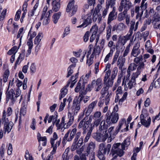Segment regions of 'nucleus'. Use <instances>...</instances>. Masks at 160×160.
Returning <instances> with one entry per match:
<instances>
[{"instance_id": "nucleus-38", "label": "nucleus", "mask_w": 160, "mask_h": 160, "mask_svg": "<svg viewBox=\"0 0 160 160\" xmlns=\"http://www.w3.org/2000/svg\"><path fill=\"white\" fill-rule=\"evenodd\" d=\"M102 19V16L101 15H98L97 12L94 11L92 15V19L93 21L95 22L97 19L98 21L100 22Z\"/></svg>"}, {"instance_id": "nucleus-63", "label": "nucleus", "mask_w": 160, "mask_h": 160, "mask_svg": "<svg viewBox=\"0 0 160 160\" xmlns=\"http://www.w3.org/2000/svg\"><path fill=\"white\" fill-rule=\"evenodd\" d=\"M21 13V11L20 10H18L14 18V20L16 21H18L20 18V16Z\"/></svg>"}, {"instance_id": "nucleus-9", "label": "nucleus", "mask_w": 160, "mask_h": 160, "mask_svg": "<svg viewBox=\"0 0 160 160\" xmlns=\"http://www.w3.org/2000/svg\"><path fill=\"white\" fill-rule=\"evenodd\" d=\"M93 10V9H92L91 10V12L83 18V23L81 25L77 26V28H83L91 23L92 22L91 16L92 15Z\"/></svg>"}, {"instance_id": "nucleus-30", "label": "nucleus", "mask_w": 160, "mask_h": 160, "mask_svg": "<svg viewBox=\"0 0 160 160\" xmlns=\"http://www.w3.org/2000/svg\"><path fill=\"white\" fill-rule=\"evenodd\" d=\"M125 59L122 56H120L117 62V65L120 70H121L124 66L125 62Z\"/></svg>"}, {"instance_id": "nucleus-24", "label": "nucleus", "mask_w": 160, "mask_h": 160, "mask_svg": "<svg viewBox=\"0 0 160 160\" xmlns=\"http://www.w3.org/2000/svg\"><path fill=\"white\" fill-rule=\"evenodd\" d=\"M72 108L74 114L76 115L80 108V102H78V101L77 99H74L73 100Z\"/></svg>"}, {"instance_id": "nucleus-18", "label": "nucleus", "mask_w": 160, "mask_h": 160, "mask_svg": "<svg viewBox=\"0 0 160 160\" xmlns=\"http://www.w3.org/2000/svg\"><path fill=\"white\" fill-rule=\"evenodd\" d=\"M135 19H132L130 22L128 26L130 27L128 33L125 36H124V38L127 40L130 39L133 33V31L134 30L135 31Z\"/></svg>"}, {"instance_id": "nucleus-45", "label": "nucleus", "mask_w": 160, "mask_h": 160, "mask_svg": "<svg viewBox=\"0 0 160 160\" xmlns=\"http://www.w3.org/2000/svg\"><path fill=\"white\" fill-rule=\"evenodd\" d=\"M23 28H20L18 31V35H17V38H20V42H21V40L22 39V38L23 34Z\"/></svg>"}, {"instance_id": "nucleus-19", "label": "nucleus", "mask_w": 160, "mask_h": 160, "mask_svg": "<svg viewBox=\"0 0 160 160\" xmlns=\"http://www.w3.org/2000/svg\"><path fill=\"white\" fill-rule=\"evenodd\" d=\"M97 102L98 101L97 100L92 102L88 105V108L85 109L84 111H86L85 114L86 116H88L93 111V109L96 106Z\"/></svg>"}, {"instance_id": "nucleus-35", "label": "nucleus", "mask_w": 160, "mask_h": 160, "mask_svg": "<svg viewBox=\"0 0 160 160\" xmlns=\"http://www.w3.org/2000/svg\"><path fill=\"white\" fill-rule=\"evenodd\" d=\"M43 37V34L41 32H39L35 38L34 40V43L35 44H39L41 39Z\"/></svg>"}, {"instance_id": "nucleus-3", "label": "nucleus", "mask_w": 160, "mask_h": 160, "mask_svg": "<svg viewBox=\"0 0 160 160\" xmlns=\"http://www.w3.org/2000/svg\"><path fill=\"white\" fill-rule=\"evenodd\" d=\"M87 116L84 117L83 119L81 120L79 123L78 126V128L79 129H81L83 131L82 132V134H85L87 132H88L90 124L92 120L91 116L89 117V119L86 121L87 119Z\"/></svg>"}, {"instance_id": "nucleus-10", "label": "nucleus", "mask_w": 160, "mask_h": 160, "mask_svg": "<svg viewBox=\"0 0 160 160\" xmlns=\"http://www.w3.org/2000/svg\"><path fill=\"white\" fill-rule=\"evenodd\" d=\"M109 112H108L106 116L107 117L106 122L108 124L115 123L118 119V114L117 113L112 112L110 115H109Z\"/></svg>"}, {"instance_id": "nucleus-58", "label": "nucleus", "mask_w": 160, "mask_h": 160, "mask_svg": "<svg viewBox=\"0 0 160 160\" xmlns=\"http://www.w3.org/2000/svg\"><path fill=\"white\" fill-rule=\"evenodd\" d=\"M110 94L108 92L107 95L105 96V98L104 99L105 101V103L106 105H108V104L110 100Z\"/></svg>"}, {"instance_id": "nucleus-33", "label": "nucleus", "mask_w": 160, "mask_h": 160, "mask_svg": "<svg viewBox=\"0 0 160 160\" xmlns=\"http://www.w3.org/2000/svg\"><path fill=\"white\" fill-rule=\"evenodd\" d=\"M61 13L60 12H58L57 13H54L52 17V20L54 24H56L58 22V19L61 15Z\"/></svg>"}, {"instance_id": "nucleus-2", "label": "nucleus", "mask_w": 160, "mask_h": 160, "mask_svg": "<svg viewBox=\"0 0 160 160\" xmlns=\"http://www.w3.org/2000/svg\"><path fill=\"white\" fill-rule=\"evenodd\" d=\"M3 116L2 119L0 121V127L1 123L4 124V133H5L7 132L9 133L11 131L13 126V124L11 121H9L8 118L6 117V112L5 110L3 111Z\"/></svg>"}, {"instance_id": "nucleus-62", "label": "nucleus", "mask_w": 160, "mask_h": 160, "mask_svg": "<svg viewBox=\"0 0 160 160\" xmlns=\"http://www.w3.org/2000/svg\"><path fill=\"white\" fill-rule=\"evenodd\" d=\"M91 71H89L88 73H87L83 80V83H85L87 82V79L88 78L89 76L91 75Z\"/></svg>"}, {"instance_id": "nucleus-50", "label": "nucleus", "mask_w": 160, "mask_h": 160, "mask_svg": "<svg viewBox=\"0 0 160 160\" xmlns=\"http://www.w3.org/2000/svg\"><path fill=\"white\" fill-rule=\"evenodd\" d=\"M137 66L134 63H131L128 68V70L129 72L135 70L137 68Z\"/></svg>"}, {"instance_id": "nucleus-4", "label": "nucleus", "mask_w": 160, "mask_h": 160, "mask_svg": "<svg viewBox=\"0 0 160 160\" xmlns=\"http://www.w3.org/2000/svg\"><path fill=\"white\" fill-rule=\"evenodd\" d=\"M68 115L69 118V120L67 123V125L64 124L65 118L64 117L62 118L61 122L60 124H59V119L57 121L56 123V125L57 127V129H62L63 128H64V129L65 128H68L72 124L74 120V117L72 115L71 113L69 112H68Z\"/></svg>"}, {"instance_id": "nucleus-53", "label": "nucleus", "mask_w": 160, "mask_h": 160, "mask_svg": "<svg viewBox=\"0 0 160 160\" xmlns=\"http://www.w3.org/2000/svg\"><path fill=\"white\" fill-rule=\"evenodd\" d=\"M128 95L127 92H125L123 94L121 98L119 99V104L122 105L123 101L126 99Z\"/></svg>"}, {"instance_id": "nucleus-22", "label": "nucleus", "mask_w": 160, "mask_h": 160, "mask_svg": "<svg viewBox=\"0 0 160 160\" xmlns=\"http://www.w3.org/2000/svg\"><path fill=\"white\" fill-rule=\"evenodd\" d=\"M98 31V27L97 25H95L92 26L90 30V32L92 33L90 38V41L92 42L96 38V35Z\"/></svg>"}, {"instance_id": "nucleus-46", "label": "nucleus", "mask_w": 160, "mask_h": 160, "mask_svg": "<svg viewBox=\"0 0 160 160\" xmlns=\"http://www.w3.org/2000/svg\"><path fill=\"white\" fill-rule=\"evenodd\" d=\"M60 143V141H57L55 144V145L52 146V147L53 148V150L51 152L52 154H54L55 153L57 147L59 146Z\"/></svg>"}, {"instance_id": "nucleus-57", "label": "nucleus", "mask_w": 160, "mask_h": 160, "mask_svg": "<svg viewBox=\"0 0 160 160\" xmlns=\"http://www.w3.org/2000/svg\"><path fill=\"white\" fill-rule=\"evenodd\" d=\"M116 0H107V7L110 6L111 7H113L115 4V1Z\"/></svg>"}, {"instance_id": "nucleus-12", "label": "nucleus", "mask_w": 160, "mask_h": 160, "mask_svg": "<svg viewBox=\"0 0 160 160\" xmlns=\"http://www.w3.org/2000/svg\"><path fill=\"white\" fill-rule=\"evenodd\" d=\"M126 121L125 119H122L119 122L118 126L117 127L116 130L113 134L114 135H116L121 129L122 132H125L128 130V125L126 124Z\"/></svg>"}, {"instance_id": "nucleus-17", "label": "nucleus", "mask_w": 160, "mask_h": 160, "mask_svg": "<svg viewBox=\"0 0 160 160\" xmlns=\"http://www.w3.org/2000/svg\"><path fill=\"white\" fill-rule=\"evenodd\" d=\"M140 47V43L138 42L134 44L131 53V57H136L140 54L141 51Z\"/></svg>"}, {"instance_id": "nucleus-26", "label": "nucleus", "mask_w": 160, "mask_h": 160, "mask_svg": "<svg viewBox=\"0 0 160 160\" xmlns=\"http://www.w3.org/2000/svg\"><path fill=\"white\" fill-rule=\"evenodd\" d=\"M99 124V132H103L108 133V126L107 124H106L105 120H103L101 121Z\"/></svg>"}, {"instance_id": "nucleus-59", "label": "nucleus", "mask_w": 160, "mask_h": 160, "mask_svg": "<svg viewBox=\"0 0 160 160\" xmlns=\"http://www.w3.org/2000/svg\"><path fill=\"white\" fill-rule=\"evenodd\" d=\"M148 5L147 2H145L144 0H142L141 3V5L140 6L142 11H143L144 10H145L147 7Z\"/></svg>"}, {"instance_id": "nucleus-13", "label": "nucleus", "mask_w": 160, "mask_h": 160, "mask_svg": "<svg viewBox=\"0 0 160 160\" xmlns=\"http://www.w3.org/2000/svg\"><path fill=\"white\" fill-rule=\"evenodd\" d=\"M132 4L131 2L129 0H127L125 2L120 4V5L118 8V10L119 12H122L123 9V11L127 13L128 11L131 8Z\"/></svg>"}, {"instance_id": "nucleus-55", "label": "nucleus", "mask_w": 160, "mask_h": 160, "mask_svg": "<svg viewBox=\"0 0 160 160\" xmlns=\"http://www.w3.org/2000/svg\"><path fill=\"white\" fill-rule=\"evenodd\" d=\"M119 54V52L117 51L115 53L112 62V64H113L117 61L118 58V57Z\"/></svg>"}, {"instance_id": "nucleus-20", "label": "nucleus", "mask_w": 160, "mask_h": 160, "mask_svg": "<svg viewBox=\"0 0 160 160\" xmlns=\"http://www.w3.org/2000/svg\"><path fill=\"white\" fill-rule=\"evenodd\" d=\"M52 12V10H49L47 13L46 15L44 14H42L41 18V20H43L42 24L43 25H47L50 21L49 16Z\"/></svg>"}, {"instance_id": "nucleus-21", "label": "nucleus", "mask_w": 160, "mask_h": 160, "mask_svg": "<svg viewBox=\"0 0 160 160\" xmlns=\"http://www.w3.org/2000/svg\"><path fill=\"white\" fill-rule=\"evenodd\" d=\"M111 147L110 144H108L106 147L105 144L101 143L99 145V149L98 152L102 153H106L107 152L108 153L110 151Z\"/></svg>"}, {"instance_id": "nucleus-64", "label": "nucleus", "mask_w": 160, "mask_h": 160, "mask_svg": "<svg viewBox=\"0 0 160 160\" xmlns=\"http://www.w3.org/2000/svg\"><path fill=\"white\" fill-rule=\"evenodd\" d=\"M111 74V71L110 70H108L106 72L103 80V82H105L106 81H107Z\"/></svg>"}, {"instance_id": "nucleus-44", "label": "nucleus", "mask_w": 160, "mask_h": 160, "mask_svg": "<svg viewBox=\"0 0 160 160\" xmlns=\"http://www.w3.org/2000/svg\"><path fill=\"white\" fill-rule=\"evenodd\" d=\"M127 27L123 23H120L117 25V31H122L126 28Z\"/></svg>"}, {"instance_id": "nucleus-8", "label": "nucleus", "mask_w": 160, "mask_h": 160, "mask_svg": "<svg viewBox=\"0 0 160 160\" xmlns=\"http://www.w3.org/2000/svg\"><path fill=\"white\" fill-rule=\"evenodd\" d=\"M140 72H136L133 73L131 76V78L127 84H125V90L127 91L128 89H131L136 84V78H138L140 74Z\"/></svg>"}, {"instance_id": "nucleus-37", "label": "nucleus", "mask_w": 160, "mask_h": 160, "mask_svg": "<svg viewBox=\"0 0 160 160\" xmlns=\"http://www.w3.org/2000/svg\"><path fill=\"white\" fill-rule=\"evenodd\" d=\"M127 13L123 11L119 13L118 15L117 19L119 22H121L125 19V16Z\"/></svg>"}, {"instance_id": "nucleus-40", "label": "nucleus", "mask_w": 160, "mask_h": 160, "mask_svg": "<svg viewBox=\"0 0 160 160\" xmlns=\"http://www.w3.org/2000/svg\"><path fill=\"white\" fill-rule=\"evenodd\" d=\"M77 129L76 128L73 129L71 131L69 137L68 138V141L70 142L73 138L74 137L76 136V133Z\"/></svg>"}, {"instance_id": "nucleus-32", "label": "nucleus", "mask_w": 160, "mask_h": 160, "mask_svg": "<svg viewBox=\"0 0 160 160\" xmlns=\"http://www.w3.org/2000/svg\"><path fill=\"white\" fill-rule=\"evenodd\" d=\"M76 66V64H73L71 65L68 68V74L67 78H68L73 73V70Z\"/></svg>"}, {"instance_id": "nucleus-31", "label": "nucleus", "mask_w": 160, "mask_h": 160, "mask_svg": "<svg viewBox=\"0 0 160 160\" xmlns=\"http://www.w3.org/2000/svg\"><path fill=\"white\" fill-rule=\"evenodd\" d=\"M27 44L28 47V49L26 54V56L28 57L30 55L31 52V50L32 48L33 44L32 40L28 39L27 42Z\"/></svg>"}, {"instance_id": "nucleus-23", "label": "nucleus", "mask_w": 160, "mask_h": 160, "mask_svg": "<svg viewBox=\"0 0 160 160\" xmlns=\"http://www.w3.org/2000/svg\"><path fill=\"white\" fill-rule=\"evenodd\" d=\"M57 116L55 115H51L49 116L48 113H47L46 115L44 118V121L45 123H46L47 122V120H48V122L49 123L51 122L52 120V124L54 125L55 123V122L57 120Z\"/></svg>"}, {"instance_id": "nucleus-61", "label": "nucleus", "mask_w": 160, "mask_h": 160, "mask_svg": "<svg viewBox=\"0 0 160 160\" xmlns=\"http://www.w3.org/2000/svg\"><path fill=\"white\" fill-rule=\"evenodd\" d=\"M25 158L27 160H33L32 156H30L28 151L27 150L25 152Z\"/></svg>"}, {"instance_id": "nucleus-5", "label": "nucleus", "mask_w": 160, "mask_h": 160, "mask_svg": "<svg viewBox=\"0 0 160 160\" xmlns=\"http://www.w3.org/2000/svg\"><path fill=\"white\" fill-rule=\"evenodd\" d=\"M81 132H78L76 135L72 145L71 147L72 151H74L76 149H79L83 143V138L81 137Z\"/></svg>"}, {"instance_id": "nucleus-14", "label": "nucleus", "mask_w": 160, "mask_h": 160, "mask_svg": "<svg viewBox=\"0 0 160 160\" xmlns=\"http://www.w3.org/2000/svg\"><path fill=\"white\" fill-rule=\"evenodd\" d=\"M77 8V6L74 5V2L71 1L68 4L66 8V12H69L70 16H72L76 13Z\"/></svg>"}, {"instance_id": "nucleus-42", "label": "nucleus", "mask_w": 160, "mask_h": 160, "mask_svg": "<svg viewBox=\"0 0 160 160\" xmlns=\"http://www.w3.org/2000/svg\"><path fill=\"white\" fill-rule=\"evenodd\" d=\"M114 79L111 78H109L108 81H106L105 82H103L105 85L107 86L109 88L110 87H112L113 84Z\"/></svg>"}, {"instance_id": "nucleus-47", "label": "nucleus", "mask_w": 160, "mask_h": 160, "mask_svg": "<svg viewBox=\"0 0 160 160\" xmlns=\"http://www.w3.org/2000/svg\"><path fill=\"white\" fill-rule=\"evenodd\" d=\"M69 151L70 148H67L65 149L64 153L62 156V158H64L65 159H67L68 160H69V157L68 156V153Z\"/></svg>"}, {"instance_id": "nucleus-48", "label": "nucleus", "mask_w": 160, "mask_h": 160, "mask_svg": "<svg viewBox=\"0 0 160 160\" xmlns=\"http://www.w3.org/2000/svg\"><path fill=\"white\" fill-rule=\"evenodd\" d=\"M131 43H130L126 47L123 54V57L126 56L128 54L130 50V48L131 46Z\"/></svg>"}, {"instance_id": "nucleus-1", "label": "nucleus", "mask_w": 160, "mask_h": 160, "mask_svg": "<svg viewBox=\"0 0 160 160\" xmlns=\"http://www.w3.org/2000/svg\"><path fill=\"white\" fill-rule=\"evenodd\" d=\"M130 138H127L122 143H118L113 145L112 148V152L113 155L116 154L120 157L122 156L124 153L123 150L126 147H128L130 144Z\"/></svg>"}, {"instance_id": "nucleus-11", "label": "nucleus", "mask_w": 160, "mask_h": 160, "mask_svg": "<svg viewBox=\"0 0 160 160\" xmlns=\"http://www.w3.org/2000/svg\"><path fill=\"white\" fill-rule=\"evenodd\" d=\"M134 59V62L137 64H139L137 69V72H140L141 73L142 69L144 68L145 64L144 63L146 62L145 59H143V56L141 55L138 57H135Z\"/></svg>"}, {"instance_id": "nucleus-43", "label": "nucleus", "mask_w": 160, "mask_h": 160, "mask_svg": "<svg viewBox=\"0 0 160 160\" xmlns=\"http://www.w3.org/2000/svg\"><path fill=\"white\" fill-rule=\"evenodd\" d=\"M113 52V51L112 48H111L110 49L109 53L104 58V61L105 62H107L108 60H109L110 58L112 57Z\"/></svg>"}, {"instance_id": "nucleus-25", "label": "nucleus", "mask_w": 160, "mask_h": 160, "mask_svg": "<svg viewBox=\"0 0 160 160\" xmlns=\"http://www.w3.org/2000/svg\"><path fill=\"white\" fill-rule=\"evenodd\" d=\"M95 148V144L92 142L89 143L87 150L85 151L84 155L88 156V154L91 155V153H94L93 151Z\"/></svg>"}, {"instance_id": "nucleus-6", "label": "nucleus", "mask_w": 160, "mask_h": 160, "mask_svg": "<svg viewBox=\"0 0 160 160\" xmlns=\"http://www.w3.org/2000/svg\"><path fill=\"white\" fill-rule=\"evenodd\" d=\"M21 93V91L19 88L17 89L16 94L13 89H11L7 93V101L10 100L12 104H13L17 99V98L20 95Z\"/></svg>"}, {"instance_id": "nucleus-36", "label": "nucleus", "mask_w": 160, "mask_h": 160, "mask_svg": "<svg viewBox=\"0 0 160 160\" xmlns=\"http://www.w3.org/2000/svg\"><path fill=\"white\" fill-rule=\"evenodd\" d=\"M93 128L92 125L91 124L89 128V130L88 132H87L88 133L84 138V142H87L89 140L91 136Z\"/></svg>"}, {"instance_id": "nucleus-28", "label": "nucleus", "mask_w": 160, "mask_h": 160, "mask_svg": "<svg viewBox=\"0 0 160 160\" xmlns=\"http://www.w3.org/2000/svg\"><path fill=\"white\" fill-rule=\"evenodd\" d=\"M115 8L113 7L112 11L109 13L107 21V23L109 24L111 22L115 19L116 18V14H115Z\"/></svg>"}, {"instance_id": "nucleus-52", "label": "nucleus", "mask_w": 160, "mask_h": 160, "mask_svg": "<svg viewBox=\"0 0 160 160\" xmlns=\"http://www.w3.org/2000/svg\"><path fill=\"white\" fill-rule=\"evenodd\" d=\"M36 68L35 63H32L30 67V73L32 74L36 72Z\"/></svg>"}, {"instance_id": "nucleus-27", "label": "nucleus", "mask_w": 160, "mask_h": 160, "mask_svg": "<svg viewBox=\"0 0 160 160\" xmlns=\"http://www.w3.org/2000/svg\"><path fill=\"white\" fill-rule=\"evenodd\" d=\"M69 84L70 82H67V84L61 89L60 93L59 95V99L60 100L64 97L67 94L68 90L67 88L69 87Z\"/></svg>"}, {"instance_id": "nucleus-39", "label": "nucleus", "mask_w": 160, "mask_h": 160, "mask_svg": "<svg viewBox=\"0 0 160 160\" xmlns=\"http://www.w3.org/2000/svg\"><path fill=\"white\" fill-rule=\"evenodd\" d=\"M26 107L25 103H23L22 107L20 110L19 114L20 116L19 117V120L20 121L21 117L22 115L24 116L26 114Z\"/></svg>"}, {"instance_id": "nucleus-16", "label": "nucleus", "mask_w": 160, "mask_h": 160, "mask_svg": "<svg viewBox=\"0 0 160 160\" xmlns=\"http://www.w3.org/2000/svg\"><path fill=\"white\" fill-rule=\"evenodd\" d=\"M92 84L94 90L96 92L100 91L102 88L103 85L102 79L100 78H98L96 80H92Z\"/></svg>"}, {"instance_id": "nucleus-49", "label": "nucleus", "mask_w": 160, "mask_h": 160, "mask_svg": "<svg viewBox=\"0 0 160 160\" xmlns=\"http://www.w3.org/2000/svg\"><path fill=\"white\" fill-rule=\"evenodd\" d=\"M118 72V68L116 67H114L112 72V76L111 78L112 79H114L117 76Z\"/></svg>"}, {"instance_id": "nucleus-41", "label": "nucleus", "mask_w": 160, "mask_h": 160, "mask_svg": "<svg viewBox=\"0 0 160 160\" xmlns=\"http://www.w3.org/2000/svg\"><path fill=\"white\" fill-rule=\"evenodd\" d=\"M143 122H141V124L146 127H148L151 123V119L150 117L147 118V120L145 119Z\"/></svg>"}, {"instance_id": "nucleus-29", "label": "nucleus", "mask_w": 160, "mask_h": 160, "mask_svg": "<svg viewBox=\"0 0 160 160\" xmlns=\"http://www.w3.org/2000/svg\"><path fill=\"white\" fill-rule=\"evenodd\" d=\"M60 0H53L52 5V10L55 12L58 11L60 8Z\"/></svg>"}, {"instance_id": "nucleus-7", "label": "nucleus", "mask_w": 160, "mask_h": 160, "mask_svg": "<svg viewBox=\"0 0 160 160\" xmlns=\"http://www.w3.org/2000/svg\"><path fill=\"white\" fill-rule=\"evenodd\" d=\"M92 136L96 141L99 142H103L109 137L108 133L103 132H100L93 133Z\"/></svg>"}, {"instance_id": "nucleus-51", "label": "nucleus", "mask_w": 160, "mask_h": 160, "mask_svg": "<svg viewBox=\"0 0 160 160\" xmlns=\"http://www.w3.org/2000/svg\"><path fill=\"white\" fill-rule=\"evenodd\" d=\"M90 100V98L88 96H81L80 99V102H83L84 103H86Z\"/></svg>"}, {"instance_id": "nucleus-34", "label": "nucleus", "mask_w": 160, "mask_h": 160, "mask_svg": "<svg viewBox=\"0 0 160 160\" xmlns=\"http://www.w3.org/2000/svg\"><path fill=\"white\" fill-rule=\"evenodd\" d=\"M112 28V26L110 24H109L106 28V38L107 40H109L111 37Z\"/></svg>"}, {"instance_id": "nucleus-60", "label": "nucleus", "mask_w": 160, "mask_h": 160, "mask_svg": "<svg viewBox=\"0 0 160 160\" xmlns=\"http://www.w3.org/2000/svg\"><path fill=\"white\" fill-rule=\"evenodd\" d=\"M70 132V130H69L66 133L63 137L62 142L64 143H66L67 141H68V137L69 134Z\"/></svg>"}, {"instance_id": "nucleus-56", "label": "nucleus", "mask_w": 160, "mask_h": 160, "mask_svg": "<svg viewBox=\"0 0 160 160\" xmlns=\"http://www.w3.org/2000/svg\"><path fill=\"white\" fill-rule=\"evenodd\" d=\"M70 32V28L68 27H66L64 29V32L62 34V38H64L66 36L68 35Z\"/></svg>"}, {"instance_id": "nucleus-15", "label": "nucleus", "mask_w": 160, "mask_h": 160, "mask_svg": "<svg viewBox=\"0 0 160 160\" xmlns=\"http://www.w3.org/2000/svg\"><path fill=\"white\" fill-rule=\"evenodd\" d=\"M101 112L100 111H96L94 112L93 117L91 116L92 118L93 117L94 120V124L92 125L93 128L94 126L98 127L99 124L102 118L101 117Z\"/></svg>"}, {"instance_id": "nucleus-54", "label": "nucleus", "mask_w": 160, "mask_h": 160, "mask_svg": "<svg viewBox=\"0 0 160 160\" xmlns=\"http://www.w3.org/2000/svg\"><path fill=\"white\" fill-rule=\"evenodd\" d=\"M67 99L64 98L63 99V102H61L58 110L59 112L62 111L64 108L65 106L66 102V101Z\"/></svg>"}]
</instances>
